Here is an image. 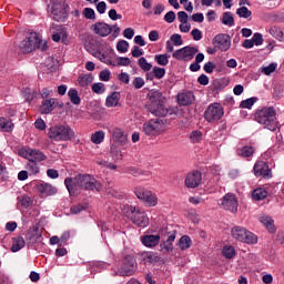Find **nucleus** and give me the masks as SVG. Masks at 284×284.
Wrapping results in <instances>:
<instances>
[{"mask_svg":"<svg viewBox=\"0 0 284 284\" xmlns=\"http://www.w3.org/2000/svg\"><path fill=\"white\" fill-rule=\"evenodd\" d=\"M64 185L70 196H74L79 192V187L89 192H101L103 190V184L90 174H78L74 178H67Z\"/></svg>","mask_w":284,"mask_h":284,"instance_id":"obj_1","label":"nucleus"},{"mask_svg":"<svg viewBox=\"0 0 284 284\" xmlns=\"http://www.w3.org/2000/svg\"><path fill=\"white\" fill-rule=\"evenodd\" d=\"M254 118L265 130H270V132L278 130V119L276 118V109L274 106L257 109Z\"/></svg>","mask_w":284,"mask_h":284,"instance_id":"obj_2","label":"nucleus"},{"mask_svg":"<svg viewBox=\"0 0 284 284\" xmlns=\"http://www.w3.org/2000/svg\"><path fill=\"white\" fill-rule=\"evenodd\" d=\"M20 50L23 54H30L33 50L45 52L48 50V43L43 42L37 32H31L29 37L21 41Z\"/></svg>","mask_w":284,"mask_h":284,"instance_id":"obj_3","label":"nucleus"},{"mask_svg":"<svg viewBox=\"0 0 284 284\" xmlns=\"http://www.w3.org/2000/svg\"><path fill=\"white\" fill-rule=\"evenodd\" d=\"M165 98L160 91H154L151 94L150 103L146 105L148 112H151L153 116H168V108L163 104Z\"/></svg>","mask_w":284,"mask_h":284,"instance_id":"obj_4","label":"nucleus"},{"mask_svg":"<svg viewBox=\"0 0 284 284\" xmlns=\"http://www.w3.org/2000/svg\"><path fill=\"white\" fill-rule=\"evenodd\" d=\"M124 215L129 221H132L134 225H138V227H148V225H150L148 214L139 206H126L124 209Z\"/></svg>","mask_w":284,"mask_h":284,"instance_id":"obj_5","label":"nucleus"},{"mask_svg":"<svg viewBox=\"0 0 284 284\" xmlns=\"http://www.w3.org/2000/svg\"><path fill=\"white\" fill-rule=\"evenodd\" d=\"M48 134L52 141H72L77 138L74 130L68 124L53 125Z\"/></svg>","mask_w":284,"mask_h":284,"instance_id":"obj_6","label":"nucleus"},{"mask_svg":"<svg viewBox=\"0 0 284 284\" xmlns=\"http://www.w3.org/2000/svg\"><path fill=\"white\" fill-rule=\"evenodd\" d=\"M231 236L235 241L246 243L247 245H256V243H258V236L243 226H233L231 230Z\"/></svg>","mask_w":284,"mask_h":284,"instance_id":"obj_7","label":"nucleus"},{"mask_svg":"<svg viewBox=\"0 0 284 284\" xmlns=\"http://www.w3.org/2000/svg\"><path fill=\"white\" fill-rule=\"evenodd\" d=\"M91 30H93V32L98 34V37H109V34H112L113 39H116V37H119V33L121 32V28H119V26H110L105 22H95L91 26Z\"/></svg>","mask_w":284,"mask_h":284,"instance_id":"obj_8","label":"nucleus"},{"mask_svg":"<svg viewBox=\"0 0 284 284\" xmlns=\"http://www.w3.org/2000/svg\"><path fill=\"white\" fill-rule=\"evenodd\" d=\"M223 114H225L223 105H221V103H212L205 110L204 119L207 123H216V121H221V119H223Z\"/></svg>","mask_w":284,"mask_h":284,"instance_id":"obj_9","label":"nucleus"},{"mask_svg":"<svg viewBox=\"0 0 284 284\" xmlns=\"http://www.w3.org/2000/svg\"><path fill=\"white\" fill-rule=\"evenodd\" d=\"M68 8L65 0H54L51 11L54 21L63 23L68 19Z\"/></svg>","mask_w":284,"mask_h":284,"instance_id":"obj_10","label":"nucleus"},{"mask_svg":"<svg viewBox=\"0 0 284 284\" xmlns=\"http://www.w3.org/2000/svg\"><path fill=\"white\" fill-rule=\"evenodd\" d=\"M19 156L22 159H27L29 161H33V163H41V161H45L48 156L43 154V152L39 149L31 148H22L18 151Z\"/></svg>","mask_w":284,"mask_h":284,"instance_id":"obj_11","label":"nucleus"},{"mask_svg":"<svg viewBox=\"0 0 284 284\" xmlns=\"http://www.w3.org/2000/svg\"><path fill=\"white\" fill-rule=\"evenodd\" d=\"M197 52H199V48L192 47V45H186V47L175 50L173 52L172 57L176 61L189 62V61H192V59H194V57H196Z\"/></svg>","mask_w":284,"mask_h":284,"instance_id":"obj_12","label":"nucleus"},{"mask_svg":"<svg viewBox=\"0 0 284 284\" xmlns=\"http://www.w3.org/2000/svg\"><path fill=\"white\" fill-rule=\"evenodd\" d=\"M136 270V260L132 255H125L121 268L115 273L118 276H132Z\"/></svg>","mask_w":284,"mask_h":284,"instance_id":"obj_13","label":"nucleus"},{"mask_svg":"<svg viewBox=\"0 0 284 284\" xmlns=\"http://www.w3.org/2000/svg\"><path fill=\"white\" fill-rule=\"evenodd\" d=\"M163 131V122L159 120H150L143 124V132L146 134V136H156Z\"/></svg>","mask_w":284,"mask_h":284,"instance_id":"obj_14","label":"nucleus"},{"mask_svg":"<svg viewBox=\"0 0 284 284\" xmlns=\"http://www.w3.org/2000/svg\"><path fill=\"white\" fill-rule=\"evenodd\" d=\"M213 45L221 52H227L232 48V38L230 34L220 33L213 38Z\"/></svg>","mask_w":284,"mask_h":284,"instance_id":"obj_15","label":"nucleus"},{"mask_svg":"<svg viewBox=\"0 0 284 284\" xmlns=\"http://www.w3.org/2000/svg\"><path fill=\"white\" fill-rule=\"evenodd\" d=\"M221 205H222L223 210H226V211L235 214V212H237V210H239V201L236 200V195H234L232 193L225 194L221 199Z\"/></svg>","mask_w":284,"mask_h":284,"instance_id":"obj_16","label":"nucleus"},{"mask_svg":"<svg viewBox=\"0 0 284 284\" xmlns=\"http://www.w3.org/2000/svg\"><path fill=\"white\" fill-rule=\"evenodd\" d=\"M253 170L255 176H263V179H272V170H270V165L264 161L256 162Z\"/></svg>","mask_w":284,"mask_h":284,"instance_id":"obj_17","label":"nucleus"},{"mask_svg":"<svg viewBox=\"0 0 284 284\" xmlns=\"http://www.w3.org/2000/svg\"><path fill=\"white\" fill-rule=\"evenodd\" d=\"M201 181H203V175L199 171H193L192 173H189L185 179V185L186 187H191L194 190L195 187H199L201 185Z\"/></svg>","mask_w":284,"mask_h":284,"instance_id":"obj_18","label":"nucleus"},{"mask_svg":"<svg viewBox=\"0 0 284 284\" xmlns=\"http://www.w3.org/2000/svg\"><path fill=\"white\" fill-rule=\"evenodd\" d=\"M51 33H52V41L55 43H59V41H65L68 39V33L65 32V28L61 24H53L51 28Z\"/></svg>","mask_w":284,"mask_h":284,"instance_id":"obj_19","label":"nucleus"},{"mask_svg":"<svg viewBox=\"0 0 284 284\" xmlns=\"http://www.w3.org/2000/svg\"><path fill=\"white\" fill-rule=\"evenodd\" d=\"M57 105H59L60 108H63V105L59 104V102H57V100L53 98L43 100L40 105V112L41 114H50L51 112L54 111V108H57Z\"/></svg>","mask_w":284,"mask_h":284,"instance_id":"obj_20","label":"nucleus"},{"mask_svg":"<svg viewBox=\"0 0 284 284\" xmlns=\"http://www.w3.org/2000/svg\"><path fill=\"white\" fill-rule=\"evenodd\" d=\"M37 190L42 194V196H52L58 192L55 186L45 182L38 184Z\"/></svg>","mask_w":284,"mask_h":284,"instance_id":"obj_21","label":"nucleus"},{"mask_svg":"<svg viewBox=\"0 0 284 284\" xmlns=\"http://www.w3.org/2000/svg\"><path fill=\"white\" fill-rule=\"evenodd\" d=\"M179 105H192L194 103V93L192 91H186L178 94Z\"/></svg>","mask_w":284,"mask_h":284,"instance_id":"obj_22","label":"nucleus"},{"mask_svg":"<svg viewBox=\"0 0 284 284\" xmlns=\"http://www.w3.org/2000/svg\"><path fill=\"white\" fill-rule=\"evenodd\" d=\"M174 241H176V235H169L168 240L160 244V250L163 254H170V252H174Z\"/></svg>","mask_w":284,"mask_h":284,"instance_id":"obj_23","label":"nucleus"},{"mask_svg":"<svg viewBox=\"0 0 284 284\" xmlns=\"http://www.w3.org/2000/svg\"><path fill=\"white\" fill-rule=\"evenodd\" d=\"M141 241L142 245H144L145 247H156V245L161 243V235H144L142 236Z\"/></svg>","mask_w":284,"mask_h":284,"instance_id":"obj_24","label":"nucleus"},{"mask_svg":"<svg viewBox=\"0 0 284 284\" xmlns=\"http://www.w3.org/2000/svg\"><path fill=\"white\" fill-rule=\"evenodd\" d=\"M119 101H121V93L114 91L106 97L105 105L106 108H119V105H121Z\"/></svg>","mask_w":284,"mask_h":284,"instance_id":"obj_25","label":"nucleus"},{"mask_svg":"<svg viewBox=\"0 0 284 284\" xmlns=\"http://www.w3.org/2000/svg\"><path fill=\"white\" fill-rule=\"evenodd\" d=\"M112 139L118 145H125L128 143V135L121 129H114L112 132Z\"/></svg>","mask_w":284,"mask_h":284,"instance_id":"obj_26","label":"nucleus"},{"mask_svg":"<svg viewBox=\"0 0 284 284\" xmlns=\"http://www.w3.org/2000/svg\"><path fill=\"white\" fill-rule=\"evenodd\" d=\"M141 256L142 261L145 263H159L161 261V256L156 252H143Z\"/></svg>","mask_w":284,"mask_h":284,"instance_id":"obj_27","label":"nucleus"},{"mask_svg":"<svg viewBox=\"0 0 284 284\" xmlns=\"http://www.w3.org/2000/svg\"><path fill=\"white\" fill-rule=\"evenodd\" d=\"M260 223H262V225L265 226L271 234L276 232V226H274V220H272V217L263 215L260 217Z\"/></svg>","mask_w":284,"mask_h":284,"instance_id":"obj_28","label":"nucleus"},{"mask_svg":"<svg viewBox=\"0 0 284 284\" xmlns=\"http://www.w3.org/2000/svg\"><path fill=\"white\" fill-rule=\"evenodd\" d=\"M26 247V240L21 236L13 237L12 240V246L11 252H20V250H23Z\"/></svg>","mask_w":284,"mask_h":284,"instance_id":"obj_29","label":"nucleus"},{"mask_svg":"<svg viewBox=\"0 0 284 284\" xmlns=\"http://www.w3.org/2000/svg\"><path fill=\"white\" fill-rule=\"evenodd\" d=\"M254 146L250 145L237 149V155L242 156V159H250V156H254Z\"/></svg>","mask_w":284,"mask_h":284,"instance_id":"obj_30","label":"nucleus"},{"mask_svg":"<svg viewBox=\"0 0 284 284\" xmlns=\"http://www.w3.org/2000/svg\"><path fill=\"white\" fill-rule=\"evenodd\" d=\"M92 81H94V77L92 75V73L81 74L78 78V84L80 85V88H88V85H90Z\"/></svg>","mask_w":284,"mask_h":284,"instance_id":"obj_31","label":"nucleus"},{"mask_svg":"<svg viewBox=\"0 0 284 284\" xmlns=\"http://www.w3.org/2000/svg\"><path fill=\"white\" fill-rule=\"evenodd\" d=\"M142 203H145V205H148V207H156V205H159V197H156V195L154 194V192H150L144 200L142 201Z\"/></svg>","mask_w":284,"mask_h":284,"instance_id":"obj_32","label":"nucleus"},{"mask_svg":"<svg viewBox=\"0 0 284 284\" xmlns=\"http://www.w3.org/2000/svg\"><path fill=\"white\" fill-rule=\"evenodd\" d=\"M103 141H105V131L100 130L91 134V142H93L94 145H101Z\"/></svg>","mask_w":284,"mask_h":284,"instance_id":"obj_33","label":"nucleus"},{"mask_svg":"<svg viewBox=\"0 0 284 284\" xmlns=\"http://www.w3.org/2000/svg\"><path fill=\"white\" fill-rule=\"evenodd\" d=\"M221 22L223 23V26H227V28H234V16L232 14V12H224L221 18Z\"/></svg>","mask_w":284,"mask_h":284,"instance_id":"obj_34","label":"nucleus"},{"mask_svg":"<svg viewBox=\"0 0 284 284\" xmlns=\"http://www.w3.org/2000/svg\"><path fill=\"white\" fill-rule=\"evenodd\" d=\"M180 250L185 251L192 247V239L189 235H183L178 243Z\"/></svg>","mask_w":284,"mask_h":284,"instance_id":"obj_35","label":"nucleus"},{"mask_svg":"<svg viewBox=\"0 0 284 284\" xmlns=\"http://www.w3.org/2000/svg\"><path fill=\"white\" fill-rule=\"evenodd\" d=\"M14 123L8 121L6 118H0V132H12Z\"/></svg>","mask_w":284,"mask_h":284,"instance_id":"obj_36","label":"nucleus"},{"mask_svg":"<svg viewBox=\"0 0 284 284\" xmlns=\"http://www.w3.org/2000/svg\"><path fill=\"white\" fill-rule=\"evenodd\" d=\"M68 97L73 105H81V97H79V91L77 89H70L68 91Z\"/></svg>","mask_w":284,"mask_h":284,"instance_id":"obj_37","label":"nucleus"},{"mask_svg":"<svg viewBox=\"0 0 284 284\" xmlns=\"http://www.w3.org/2000/svg\"><path fill=\"white\" fill-rule=\"evenodd\" d=\"M21 94L27 103H32V101L37 97V91H32V89L26 88L21 91Z\"/></svg>","mask_w":284,"mask_h":284,"instance_id":"obj_38","label":"nucleus"},{"mask_svg":"<svg viewBox=\"0 0 284 284\" xmlns=\"http://www.w3.org/2000/svg\"><path fill=\"white\" fill-rule=\"evenodd\" d=\"M26 170L29 172L30 176H34L39 174L40 168H39V162L34 161H29L26 165Z\"/></svg>","mask_w":284,"mask_h":284,"instance_id":"obj_39","label":"nucleus"},{"mask_svg":"<svg viewBox=\"0 0 284 284\" xmlns=\"http://www.w3.org/2000/svg\"><path fill=\"white\" fill-rule=\"evenodd\" d=\"M152 191L143 187V186H138L134 190V194L139 201H144L145 197L151 193Z\"/></svg>","mask_w":284,"mask_h":284,"instance_id":"obj_40","label":"nucleus"},{"mask_svg":"<svg viewBox=\"0 0 284 284\" xmlns=\"http://www.w3.org/2000/svg\"><path fill=\"white\" fill-rule=\"evenodd\" d=\"M252 197L254 201H263V199H267V191L265 189H255L252 193Z\"/></svg>","mask_w":284,"mask_h":284,"instance_id":"obj_41","label":"nucleus"},{"mask_svg":"<svg viewBox=\"0 0 284 284\" xmlns=\"http://www.w3.org/2000/svg\"><path fill=\"white\" fill-rule=\"evenodd\" d=\"M270 34L277 39V41H284L283 30L278 27H271L268 30Z\"/></svg>","mask_w":284,"mask_h":284,"instance_id":"obj_42","label":"nucleus"},{"mask_svg":"<svg viewBox=\"0 0 284 284\" xmlns=\"http://www.w3.org/2000/svg\"><path fill=\"white\" fill-rule=\"evenodd\" d=\"M222 254L225 258H234L236 256V250L232 245H226L223 247Z\"/></svg>","mask_w":284,"mask_h":284,"instance_id":"obj_43","label":"nucleus"},{"mask_svg":"<svg viewBox=\"0 0 284 284\" xmlns=\"http://www.w3.org/2000/svg\"><path fill=\"white\" fill-rule=\"evenodd\" d=\"M236 14L240 19H250V17H252V11H250L247 7H241L236 9Z\"/></svg>","mask_w":284,"mask_h":284,"instance_id":"obj_44","label":"nucleus"},{"mask_svg":"<svg viewBox=\"0 0 284 284\" xmlns=\"http://www.w3.org/2000/svg\"><path fill=\"white\" fill-rule=\"evenodd\" d=\"M256 101H258V98H248L246 100H243L241 103H240V108H244L246 110H252V106L254 105V103H256Z\"/></svg>","mask_w":284,"mask_h":284,"instance_id":"obj_45","label":"nucleus"},{"mask_svg":"<svg viewBox=\"0 0 284 284\" xmlns=\"http://www.w3.org/2000/svg\"><path fill=\"white\" fill-rule=\"evenodd\" d=\"M154 61L158 63V65L165 67L168 63H170V59L168 58V54H155Z\"/></svg>","mask_w":284,"mask_h":284,"instance_id":"obj_46","label":"nucleus"},{"mask_svg":"<svg viewBox=\"0 0 284 284\" xmlns=\"http://www.w3.org/2000/svg\"><path fill=\"white\" fill-rule=\"evenodd\" d=\"M111 156L113 161H121V159H123L121 150H119V146H116L115 144L111 145Z\"/></svg>","mask_w":284,"mask_h":284,"instance_id":"obj_47","label":"nucleus"},{"mask_svg":"<svg viewBox=\"0 0 284 284\" xmlns=\"http://www.w3.org/2000/svg\"><path fill=\"white\" fill-rule=\"evenodd\" d=\"M138 65H140L143 72H150V70H152V63L148 62V60L143 57L139 59Z\"/></svg>","mask_w":284,"mask_h":284,"instance_id":"obj_48","label":"nucleus"},{"mask_svg":"<svg viewBox=\"0 0 284 284\" xmlns=\"http://www.w3.org/2000/svg\"><path fill=\"white\" fill-rule=\"evenodd\" d=\"M191 143H201L203 141V132L195 130L190 134Z\"/></svg>","mask_w":284,"mask_h":284,"instance_id":"obj_49","label":"nucleus"},{"mask_svg":"<svg viewBox=\"0 0 284 284\" xmlns=\"http://www.w3.org/2000/svg\"><path fill=\"white\" fill-rule=\"evenodd\" d=\"M91 90L94 94H103L105 92V84L102 82H95L92 84Z\"/></svg>","mask_w":284,"mask_h":284,"instance_id":"obj_50","label":"nucleus"},{"mask_svg":"<svg viewBox=\"0 0 284 284\" xmlns=\"http://www.w3.org/2000/svg\"><path fill=\"white\" fill-rule=\"evenodd\" d=\"M130 48V43L126 40H120L116 43V50L118 52H120L121 54H125V52H128V49Z\"/></svg>","mask_w":284,"mask_h":284,"instance_id":"obj_51","label":"nucleus"},{"mask_svg":"<svg viewBox=\"0 0 284 284\" xmlns=\"http://www.w3.org/2000/svg\"><path fill=\"white\" fill-rule=\"evenodd\" d=\"M153 77L155 79H163V77H165V69L161 67H153Z\"/></svg>","mask_w":284,"mask_h":284,"instance_id":"obj_52","label":"nucleus"},{"mask_svg":"<svg viewBox=\"0 0 284 284\" xmlns=\"http://www.w3.org/2000/svg\"><path fill=\"white\" fill-rule=\"evenodd\" d=\"M276 63H271L267 67H264L262 72H264L266 74V77H270V74H272L273 72H276Z\"/></svg>","mask_w":284,"mask_h":284,"instance_id":"obj_53","label":"nucleus"},{"mask_svg":"<svg viewBox=\"0 0 284 284\" xmlns=\"http://www.w3.org/2000/svg\"><path fill=\"white\" fill-rule=\"evenodd\" d=\"M133 87L135 88V90H141V88H143V85H145V80H143V78L138 77L133 80Z\"/></svg>","mask_w":284,"mask_h":284,"instance_id":"obj_54","label":"nucleus"},{"mask_svg":"<svg viewBox=\"0 0 284 284\" xmlns=\"http://www.w3.org/2000/svg\"><path fill=\"white\" fill-rule=\"evenodd\" d=\"M252 41L254 45H263V34L254 33L252 37Z\"/></svg>","mask_w":284,"mask_h":284,"instance_id":"obj_55","label":"nucleus"},{"mask_svg":"<svg viewBox=\"0 0 284 284\" xmlns=\"http://www.w3.org/2000/svg\"><path fill=\"white\" fill-rule=\"evenodd\" d=\"M191 36L193 38V41H201V39H203V32H201V30L199 29H193L191 31Z\"/></svg>","mask_w":284,"mask_h":284,"instance_id":"obj_56","label":"nucleus"},{"mask_svg":"<svg viewBox=\"0 0 284 284\" xmlns=\"http://www.w3.org/2000/svg\"><path fill=\"white\" fill-rule=\"evenodd\" d=\"M85 210V205L77 204L71 206V214H81Z\"/></svg>","mask_w":284,"mask_h":284,"instance_id":"obj_57","label":"nucleus"},{"mask_svg":"<svg viewBox=\"0 0 284 284\" xmlns=\"http://www.w3.org/2000/svg\"><path fill=\"white\" fill-rule=\"evenodd\" d=\"M175 19H176V13H174V11H169L164 16V21H166V23H174Z\"/></svg>","mask_w":284,"mask_h":284,"instance_id":"obj_58","label":"nucleus"},{"mask_svg":"<svg viewBox=\"0 0 284 284\" xmlns=\"http://www.w3.org/2000/svg\"><path fill=\"white\" fill-rule=\"evenodd\" d=\"M171 41L174 45H181L183 43V38L179 33H174L171 36Z\"/></svg>","mask_w":284,"mask_h":284,"instance_id":"obj_59","label":"nucleus"},{"mask_svg":"<svg viewBox=\"0 0 284 284\" xmlns=\"http://www.w3.org/2000/svg\"><path fill=\"white\" fill-rule=\"evenodd\" d=\"M110 70H102L100 73H99V79L100 81H104V82H108L110 81Z\"/></svg>","mask_w":284,"mask_h":284,"instance_id":"obj_60","label":"nucleus"},{"mask_svg":"<svg viewBox=\"0 0 284 284\" xmlns=\"http://www.w3.org/2000/svg\"><path fill=\"white\" fill-rule=\"evenodd\" d=\"M83 14H84L85 19H97L94 9H92V8H85L83 11Z\"/></svg>","mask_w":284,"mask_h":284,"instance_id":"obj_61","label":"nucleus"},{"mask_svg":"<svg viewBox=\"0 0 284 284\" xmlns=\"http://www.w3.org/2000/svg\"><path fill=\"white\" fill-rule=\"evenodd\" d=\"M214 68H216V65L213 64V62H206L203 67V70L206 72V74H212V72H214Z\"/></svg>","mask_w":284,"mask_h":284,"instance_id":"obj_62","label":"nucleus"},{"mask_svg":"<svg viewBox=\"0 0 284 284\" xmlns=\"http://www.w3.org/2000/svg\"><path fill=\"white\" fill-rule=\"evenodd\" d=\"M130 63H132V60H130V58H125V57L118 58V65L128 67L130 65Z\"/></svg>","mask_w":284,"mask_h":284,"instance_id":"obj_63","label":"nucleus"},{"mask_svg":"<svg viewBox=\"0 0 284 284\" xmlns=\"http://www.w3.org/2000/svg\"><path fill=\"white\" fill-rule=\"evenodd\" d=\"M178 19H179L180 23H187L189 16L185 11H179Z\"/></svg>","mask_w":284,"mask_h":284,"instance_id":"obj_64","label":"nucleus"}]
</instances>
